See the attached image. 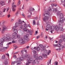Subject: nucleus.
<instances>
[{
	"instance_id": "9",
	"label": "nucleus",
	"mask_w": 65,
	"mask_h": 65,
	"mask_svg": "<svg viewBox=\"0 0 65 65\" xmlns=\"http://www.w3.org/2000/svg\"><path fill=\"white\" fill-rule=\"evenodd\" d=\"M59 26L60 29H61V31H64V29H63V25H61L60 24H59Z\"/></svg>"
},
{
	"instance_id": "13",
	"label": "nucleus",
	"mask_w": 65,
	"mask_h": 65,
	"mask_svg": "<svg viewBox=\"0 0 65 65\" xmlns=\"http://www.w3.org/2000/svg\"><path fill=\"white\" fill-rule=\"evenodd\" d=\"M17 33L14 32L13 33L12 35V36L13 37H14L15 38H16V36L17 35Z\"/></svg>"
},
{
	"instance_id": "20",
	"label": "nucleus",
	"mask_w": 65,
	"mask_h": 65,
	"mask_svg": "<svg viewBox=\"0 0 65 65\" xmlns=\"http://www.w3.org/2000/svg\"><path fill=\"white\" fill-rule=\"evenodd\" d=\"M55 28L56 31H58L59 30V27L57 26H56L55 27Z\"/></svg>"
},
{
	"instance_id": "47",
	"label": "nucleus",
	"mask_w": 65,
	"mask_h": 65,
	"mask_svg": "<svg viewBox=\"0 0 65 65\" xmlns=\"http://www.w3.org/2000/svg\"><path fill=\"white\" fill-rule=\"evenodd\" d=\"M7 16L8 17V18H9L10 17V14H9Z\"/></svg>"
},
{
	"instance_id": "19",
	"label": "nucleus",
	"mask_w": 65,
	"mask_h": 65,
	"mask_svg": "<svg viewBox=\"0 0 65 65\" xmlns=\"http://www.w3.org/2000/svg\"><path fill=\"white\" fill-rule=\"evenodd\" d=\"M28 11L29 12H31V11H33V9H32V8H31L29 10H28Z\"/></svg>"
},
{
	"instance_id": "27",
	"label": "nucleus",
	"mask_w": 65,
	"mask_h": 65,
	"mask_svg": "<svg viewBox=\"0 0 65 65\" xmlns=\"http://www.w3.org/2000/svg\"><path fill=\"white\" fill-rule=\"evenodd\" d=\"M55 29V27L53 26H52L51 27V30H54Z\"/></svg>"
},
{
	"instance_id": "52",
	"label": "nucleus",
	"mask_w": 65,
	"mask_h": 65,
	"mask_svg": "<svg viewBox=\"0 0 65 65\" xmlns=\"http://www.w3.org/2000/svg\"><path fill=\"white\" fill-rule=\"evenodd\" d=\"M13 57H14V58H17V56H16L15 55H14L13 56Z\"/></svg>"
},
{
	"instance_id": "57",
	"label": "nucleus",
	"mask_w": 65,
	"mask_h": 65,
	"mask_svg": "<svg viewBox=\"0 0 65 65\" xmlns=\"http://www.w3.org/2000/svg\"><path fill=\"white\" fill-rule=\"evenodd\" d=\"M53 6H55V7H56V6H57V4H56L55 5H54V4H53Z\"/></svg>"
},
{
	"instance_id": "34",
	"label": "nucleus",
	"mask_w": 65,
	"mask_h": 65,
	"mask_svg": "<svg viewBox=\"0 0 65 65\" xmlns=\"http://www.w3.org/2000/svg\"><path fill=\"white\" fill-rule=\"evenodd\" d=\"M28 36H29V34H27L26 35V36H25L24 37V38H25V37H27V38H28Z\"/></svg>"
},
{
	"instance_id": "23",
	"label": "nucleus",
	"mask_w": 65,
	"mask_h": 65,
	"mask_svg": "<svg viewBox=\"0 0 65 65\" xmlns=\"http://www.w3.org/2000/svg\"><path fill=\"white\" fill-rule=\"evenodd\" d=\"M42 56H43V57H45V58H46L47 57V55L44 54H42Z\"/></svg>"
},
{
	"instance_id": "51",
	"label": "nucleus",
	"mask_w": 65,
	"mask_h": 65,
	"mask_svg": "<svg viewBox=\"0 0 65 65\" xmlns=\"http://www.w3.org/2000/svg\"><path fill=\"white\" fill-rule=\"evenodd\" d=\"M2 14V12L0 11V15H1Z\"/></svg>"
},
{
	"instance_id": "28",
	"label": "nucleus",
	"mask_w": 65,
	"mask_h": 65,
	"mask_svg": "<svg viewBox=\"0 0 65 65\" xmlns=\"http://www.w3.org/2000/svg\"><path fill=\"white\" fill-rule=\"evenodd\" d=\"M20 4H21V1L20 0H19L17 4V5H20Z\"/></svg>"
},
{
	"instance_id": "35",
	"label": "nucleus",
	"mask_w": 65,
	"mask_h": 65,
	"mask_svg": "<svg viewBox=\"0 0 65 65\" xmlns=\"http://www.w3.org/2000/svg\"><path fill=\"white\" fill-rule=\"evenodd\" d=\"M33 23L34 24L33 25H36V23H35V20H33Z\"/></svg>"
},
{
	"instance_id": "12",
	"label": "nucleus",
	"mask_w": 65,
	"mask_h": 65,
	"mask_svg": "<svg viewBox=\"0 0 65 65\" xmlns=\"http://www.w3.org/2000/svg\"><path fill=\"white\" fill-rule=\"evenodd\" d=\"M19 42L20 43L22 44H24V43H25V41H23V40L22 39H19Z\"/></svg>"
},
{
	"instance_id": "55",
	"label": "nucleus",
	"mask_w": 65,
	"mask_h": 65,
	"mask_svg": "<svg viewBox=\"0 0 65 65\" xmlns=\"http://www.w3.org/2000/svg\"><path fill=\"white\" fill-rule=\"evenodd\" d=\"M18 14V12H16V13H15L16 15L17 16Z\"/></svg>"
},
{
	"instance_id": "46",
	"label": "nucleus",
	"mask_w": 65,
	"mask_h": 65,
	"mask_svg": "<svg viewBox=\"0 0 65 65\" xmlns=\"http://www.w3.org/2000/svg\"><path fill=\"white\" fill-rule=\"evenodd\" d=\"M47 50H44V53H47Z\"/></svg>"
},
{
	"instance_id": "30",
	"label": "nucleus",
	"mask_w": 65,
	"mask_h": 65,
	"mask_svg": "<svg viewBox=\"0 0 65 65\" xmlns=\"http://www.w3.org/2000/svg\"><path fill=\"white\" fill-rule=\"evenodd\" d=\"M17 36L18 38L19 39V38H20V35L17 34Z\"/></svg>"
},
{
	"instance_id": "14",
	"label": "nucleus",
	"mask_w": 65,
	"mask_h": 65,
	"mask_svg": "<svg viewBox=\"0 0 65 65\" xmlns=\"http://www.w3.org/2000/svg\"><path fill=\"white\" fill-rule=\"evenodd\" d=\"M35 48H36V50H37V51H40V48H39V47L38 46L36 47H34V49H35Z\"/></svg>"
},
{
	"instance_id": "37",
	"label": "nucleus",
	"mask_w": 65,
	"mask_h": 65,
	"mask_svg": "<svg viewBox=\"0 0 65 65\" xmlns=\"http://www.w3.org/2000/svg\"><path fill=\"white\" fill-rule=\"evenodd\" d=\"M5 65H7L8 64V62L7 61H6L5 62Z\"/></svg>"
},
{
	"instance_id": "16",
	"label": "nucleus",
	"mask_w": 65,
	"mask_h": 65,
	"mask_svg": "<svg viewBox=\"0 0 65 65\" xmlns=\"http://www.w3.org/2000/svg\"><path fill=\"white\" fill-rule=\"evenodd\" d=\"M0 4H1V6H2L3 5H4L5 4L4 3V2H1L0 1Z\"/></svg>"
},
{
	"instance_id": "5",
	"label": "nucleus",
	"mask_w": 65,
	"mask_h": 65,
	"mask_svg": "<svg viewBox=\"0 0 65 65\" xmlns=\"http://www.w3.org/2000/svg\"><path fill=\"white\" fill-rule=\"evenodd\" d=\"M33 57H34L35 59L34 60L32 63L34 64H35V63H36V62L37 61V60H38V59L37 54L33 55Z\"/></svg>"
},
{
	"instance_id": "40",
	"label": "nucleus",
	"mask_w": 65,
	"mask_h": 65,
	"mask_svg": "<svg viewBox=\"0 0 65 65\" xmlns=\"http://www.w3.org/2000/svg\"><path fill=\"white\" fill-rule=\"evenodd\" d=\"M2 59H5V55H3L2 57Z\"/></svg>"
},
{
	"instance_id": "41",
	"label": "nucleus",
	"mask_w": 65,
	"mask_h": 65,
	"mask_svg": "<svg viewBox=\"0 0 65 65\" xmlns=\"http://www.w3.org/2000/svg\"><path fill=\"white\" fill-rule=\"evenodd\" d=\"M62 42V40L60 39V40L59 41V43H61V42Z\"/></svg>"
},
{
	"instance_id": "32",
	"label": "nucleus",
	"mask_w": 65,
	"mask_h": 65,
	"mask_svg": "<svg viewBox=\"0 0 65 65\" xmlns=\"http://www.w3.org/2000/svg\"><path fill=\"white\" fill-rule=\"evenodd\" d=\"M29 32H30V35H32V32H32V31L31 30H29Z\"/></svg>"
},
{
	"instance_id": "29",
	"label": "nucleus",
	"mask_w": 65,
	"mask_h": 65,
	"mask_svg": "<svg viewBox=\"0 0 65 65\" xmlns=\"http://www.w3.org/2000/svg\"><path fill=\"white\" fill-rule=\"evenodd\" d=\"M59 45H60V44H53V45L54 47H56V46H59Z\"/></svg>"
},
{
	"instance_id": "50",
	"label": "nucleus",
	"mask_w": 65,
	"mask_h": 65,
	"mask_svg": "<svg viewBox=\"0 0 65 65\" xmlns=\"http://www.w3.org/2000/svg\"><path fill=\"white\" fill-rule=\"evenodd\" d=\"M55 63L56 64V65H58V61H57V62H55Z\"/></svg>"
},
{
	"instance_id": "26",
	"label": "nucleus",
	"mask_w": 65,
	"mask_h": 65,
	"mask_svg": "<svg viewBox=\"0 0 65 65\" xmlns=\"http://www.w3.org/2000/svg\"><path fill=\"white\" fill-rule=\"evenodd\" d=\"M16 26H13L12 28L13 29V30H15V29L17 27H19V26H17V25H15Z\"/></svg>"
},
{
	"instance_id": "56",
	"label": "nucleus",
	"mask_w": 65,
	"mask_h": 65,
	"mask_svg": "<svg viewBox=\"0 0 65 65\" xmlns=\"http://www.w3.org/2000/svg\"><path fill=\"white\" fill-rule=\"evenodd\" d=\"M25 25H26V26H24V27H26L27 26V24H26V23L24 25V26H25Z\"/></svg>"
},
{
	"instance_id": "3",
	"label": "nucleus",
	"mask_w": 65,
	"mask_h": 65,
	"mask_svg": "<svg viewBox=\"0 0 65 65\" xmlns=\"http://www.w3.org/2000/svg\"><path fill=\"white\" fill-rule=\"evenodd\" d=\"M60 20L58 21V22L61 23H63L64 22L65 23V18H63V15L62 13L60 14Z\"/></svg>"
},
{
	"instance_id": "11",
	"label": "nucleus",
	"mask_w": 65,
	"mask_h": 65,
	"mask_svg": "<svg viewBox=\"0 0 65 65\" xmlns=\"http://www.w3.org/2000/svg\"><path fill=\"white\" fill-rule=\"evenodd\" d=\"M14 2H13L12 4V8L13 12H14L15 11V9L14 8Z\"/></svg>"
},
{
	"instance_id": "53",
	"label": "nucleus",
	"mask_w": 65,
	"mask_h": 65,
	"mask_svg": "<svg viewBox=\"0 0 65 65\" xmlns=\"http://www.w3.org/2000/svg\"><path fill=\"white\" fill-rule=\"evenodd\" d=\"M11 2V0H9L8 2V3H10Z\"/></svg>"
},
{
	"instance_id": "36",
	"label": "nucleus",
	"mask_w": 65,
	"mask_h": 65,
	"mask_svg": "<svg viewBox=\"0 0 65 65\" xmlns=\"http://www.w3.org/2000/svg\"><path fill=\"white\" fill-rule=\"evenodd\" d=\"M51 53V51L50 50H49L47 54L48 55H50V53Z\"/></svg>"
},
{
	"instance_id": "44",
	"label": "nucleus",
	"mask_w": 65,
	"mask_h": 65,
	"mask_svg": "<svg viewBox=\"0 0 65 65\" xmlns=\"http://www.w3.org/2000/svg\"><path fill=\"white\" fill-rule=\"evenodd\" d=\"M5 10H6V9L5 8L3 10V12H4L5 11Z\"/></svg>"
},
{
	"instance_id": "48",
	"label": "nucleus",
	"mask_w": 65,
	"mask_h": 65,
	"mask_svg": "<svg viewBox=\"0 0 65 65\" xmlns=\"http://www.w3.org/2000/svg\"><path fill=\"white\" fill-rule=\"evenodd\" d=\"M15 43V41L14 40H13L12 41V43Z\"/></svg>"
},
{
	"instance_id": "45",
	"label": "nucleus",
	"mask_w": 65,
	"mask_h": 65,
	"mask_svg": "<svg viewBox=\"0 0 65 65\" xmlns=\"http://www.w3.org/2000/svg\"><path fill=\"white\" fill-rule=\"evenodd\" d=\"M40 38V36H38L36 37V38L37 39H38V38Z\"/></svg>"
},
{
	"instance_id": "7",
	"label": "nucleus",
	"mask_w": 65,
	"mask_h": 65,
	"mask_svg": "<svg viewBox=\"0 0 65 65\" xmlns=\"http://www.w3.org/2000/svg\"><path fill=\"white\" fill-rule=\"evenodd\" d=\"M19 23L18 22H16L15 23V24L17 26H19L20 24L22 25L23 23V22L22 21V20L21 19H19L18 21Z\"/></svg>"
},
{
	"instance_id": "21",
	"label": "nucleus",
	"mask_w": 65,
	"mask_h": 65,
	"mask_svg": "<svg viewBox=\"0 0 65 65\" xmlns=\"http://www.w3.org/2000/svg\"><path fill=\"white\" fill-rule=\"evenodd\" d=\"M14 33H18V30L17 29H15L14 30Z\"/></svg>"
},
{
	"instance_id": "2",
	"label": "nucleus",
	"mask_w": 65,
	"mask_h": 65,
	"mask_svg": "<svg viewBox=\"0 0 65 65\" xmlns=\"http://www.w3.org/2000/svg\"><path fill=\"white\" fill-rule=\"evenodd\" d=\"M24 59L25 60H26L27 62H28L26 63V65H29V64H30L31 63V62L33 60V59L31 58L30 56L29 57L25 56L24 57Z\"/></svg>"
},
{
	"instance_id": "8",
	"label": "nucleus",
	"mask_w": 65,
	"mask_h": 65,
	"mask_svg": "<svg viewBox=\"0 0 65 65\" xmlns=\"http://www.w3.org/2000/svg\"><path fill=\"white\" fill-rule=\"evenodd\" d=\"M46 31H48L50 28H51V25L49 24H47L46 26Z\"/></svg>"
},
{
	"instance_id": "18",
	"label": "nucleus",
	"mask_w": 65,
	"mask_h": 65,
	"mask_svg": "<svg viewBox=\"0 0 65 65\" xmlns=\"http://www.w3.org/2000/svg\"><path fill=\"white\" fill-rule=\"evenodd\" d=\"M10 40H14V39H16L15 38H14V37H12V38H10Z\"/></svg>"
},
{
	"instance_id": "25",
	"label": "nucleus",
	"mask_w": 65,
	"mask_h": 65,
	"mask_svg": "<svg viewBox=\"0 0 65 65\" xmlns=\"http://www.w3.org/2000/svg\"><path fill=\"white\" fill-rule=\"evenodd\" d=\"M23 28L24 26H23V25L22 24H21V25L20 26V29H23Z\"/></svg>"
},
{
	"instance_id": "60",
	"label": "nucleus",
	"mask_w": 65,
	"mask_h": 65,
	"mask_svg": "<svg viewBox=\"0 0 65 65\" xmlns=\"http://www.w3.org/2000/svg\"><path fill=\"white\" fill-rule=\"evenodd\" d=\"M52 60V59H51L50 61V64H51V61Z\"/></svg>"
},
{
	"instance_id": "39",
	"label": "nucleus",
	"mask_w": 65,
	"mask_h": 65,
	"mask_svg": "<svg viewBox=\"0 0 65 65\" xmlns=\"http://www.w3.org/2000/svg\"><path fill=\"white\" fill-rule=\"evenodd\" d=\"M33 52L34 54H36V51H33Z\"/></svg>"
},
{
	"instance_id": "62",
	"label": "nucleus",
	"mask_w": 65,
	"mask_h": 65,
	"mask_svg": "<svg viewBox=\"0 0 65 65\" xmlns=\"http://www.w3.org/2000/svg\"><path fill=\"white\" fill-rule=\"evenodd\" d=\"M22 15L23 16V17H25V15L24 14H22Z\"/></svg>"
},
{
	"instance_id": "1",
	"label": "nucleus",
	"mask_w": 65,
	"mask_h": 65,
	"mask_svg": "<svg viewBox=\"0 0 65 65\" xmlns=\"http://www.w3.org/2000/svg\"><path fill=\"white\" fill-rule=\"evenodd\" d=\"M50 14L48 12L43 14V16H45L44 18H43V21H46V20H48V21H51V18H49L50 17Z\"/></svg>"
},
{
	"instance_id": "33",
	"label": "nucleus",
	"mask_w": 65,
	"mask_h": 65,
	"mask_svg": "<svg viewBox=\"0 0 65 65\" xmlns=\"http://www.w3.org/2000/svg\"><path fill=\"white\" fill-rule=\"evenodd\" d=\"M39 59H40V60H42V56H40L39 57Z\"/></svg>"
},
{
	"instance_id": "64",
	"label": "nucleus",
	"mask_w": 65,
	"mask_h": 65,
	"mask_svg": "<svg viewBox=\"0 0 65 65\" xmlns=\"http://www.w3.org/2000/svg\"><path fill=\"white\" fill-rule=\"evenodd\" d=\"M22 9H24V6H23V7H22Z\"/></svg>"
},
{
	"instance_id": "59",
	"label": "nucleus",
	"mask_w": 65,
	"mask_h": 65,
	"mask_svg": "<svg viewBox=\"0 0 65 65\" xmlns=\"http://www.w3.org/2000/svg\"><path fill=\"white\" fill-rule=\"evenodd\" d=\"M21 53L22 54H23V50H22L21 51Z\"/></svg>"
},
{
	"instance_id": "4",
	"label": "nucleus",
	"mask_w": 65,
	"mask_h": 65,
	"mask_svg": "<svg viewBox=\"0 0 65 65\" xmlns=\"http://www.w3.org/2000/svg\"><path fill=\"white\" fill-rule=\"evenodd\" d=\"M2 30L1 32L2 34H3L4 33H5L6 30H7V29H8V28L4 25H2Z\"/></svg>"
},
{
	"instance_id": "6",
	"label": "nucleus",
	"mask_w": 65,
	"mask_h": 65,
	"mask_svg": "<svg viewBox=\"0 0 65 65\" xmlns=\"http://www.w3.org/2000/svg\"><path fill=\"white\" fill-rule=\"evenodd\" d=\"M5 38H2L0 39V42H2L0 43V46L2 47L3 46V43L5 41Z\"/></svg>"
},
{
	"instance_id": "43",
	"label": "nucleus",
	"mask_w": 65,
	"mask_h": 65,
	"mask_svg": "<svg viewBox=\"0 0 65 65\" xmlns=\"http://www.w3.org/2000/svg\"><path fill=\"white\" fill-rule=\"evenodd\" d=\"M27 17L28 18H30L31 17V16L30 15H29L27 16Z\"/></svg>"
},
{
	"instance_id": "31",
	"label": "nucleus",
	"mask_w": 65,
	"mask_h": 65,
	"mask_svg": "<svg viewBox=\"0 0 65 65\" xmlns=\"http://www.w3.org/2000/svg\"><path fill=\"white\" fill-rule=\"evenodd\" d=\"M20 60V61H23L24 59V58L23 57H20L19 58Z\"/></svg>"
},
{
	"instance_id": "49",
	"label": "nucleus",
	"mask_w": 65,
	"mask_h": 65,
	"mask_svg": "<svg viewBox=\"0 0 65 65\" xmlns=\"http://www.w3.org/2000/svg\"><path fill=\"white\" fill-rule=\"evenodd\" d=\"M14 47H15V49L18 47H17V46H16V45H14Z\"/></svg>"
},
{
	"instance_id": "10",
	"label": "nucleus",
	"mask_w": 65,
	"mask_h": 65,
	"mask_svg": "<svg viewBox=\"0 0 65 65\" xmlns=\"http://www.w3.org/2000/svg\"><path fill=\"white\" fill-rule=\"evenodd\" d=\"M57 11V10H56V9H54L53 8L52 9H51L50 8L48 10V11Z\"/></svg>"
},
{
	"instance_id": "42",
	"label": "nucleus",
	"mask_w": 65,
	"mask_h": 65,
	"mask_svg": "<svg viewBox=\"0 0 65 65\" xmlns=\"http://www.w3.org/2000/svg\"><path fill=\"white\" fill-rule=\"evenodd\" d=\"M41 47V48H43V45H39Z\"/></svg>"
},
{
	"instance_id": "63",
	"label": "nucleus",
	"mask_w": 65,
	"mask_h": 65,
	"mask_svg": "<svg viewBox=\"0 0 65 65\" xmlns=\"http://www.w3.org/2000/svg\"><path fill=\"white\" fill-rule=\"evenodd\" d=\"M9 8H8L7 9V11H8V10H9Z\"/></svg>"
},
{
	"instance_id": "15",
	"label": "nucleus",
	"mask_w": 65,
	"mask_h": 65,
	"mask_svg": "<svg viewBox=\"0 0 65 65\" xmlns=\"http://www.w3.org/2000/svg\"><path fill=\"white\" fill-rule=\"evenodd\" d=\"M23 30L24 31H27V33H29V31H30V30H27V28H23Z\"/></svg>"
},
{
	"instance_id": "54",
	"label": "nucleus",
	"mask_w": 65,
	"mask_h": 65,
	"mask_svg": "<svg viewBox=\"0 0 65 65\" xmlns=\"http://www.w3.org/2000/svg\"><path fill=\"white\" fill-rule=\"evenodd\" d=\"M13 19H11V22H13Z\"/></svg>"
},
{
	"instance_id": "22",
	"label": "nucleus",
	"mask_w": 65,
	"mask_h": 65,
	"mask_svg": "<svg viewBox=\"0 0 65 65\" xmlns=\"http://www.w3.org/2000/svg\"><path fill=\"white\" fill-rule=\"evenodd\" d=\"M9 47V46H7V47H3V50H4V51H5V49H7Z\"/></svg>"
},
{
	"instance_id": "61",
	"label": "nucleus",
	"mask_w": 65,
	"mask_h": 65,
	"mask_svg": "<svg viewBox=\"0 0 65 65\" xmlns=\"http://www.w3.org/2000/svg\"><path fill=\"white\" fill-rule=\"evenodd\" d=\"M38 19V18L37 17H35V18H34V19H36V20H37Z\"/></svg>"
},
{
	"instance_id": "38",
	"label": "nucleus",
	"mask_w": 65,
	"mask_h": 65,
	"mask_svg": "<svg viewBox=\"0 0 65 65\" xmlns=\"http://www.w3.org/2000/svg\"><path fill=\"white\" fill-rule=\"evenodd\" d=\"M11 43H11V42H9L7 44V45H9V44H11Z\"/></svg>"
},
{
	"instance_id": "24",
	"label": "nucleus",
	"mask_w": 65,
	"mask_h": 65,
	"mask_svg": "<svg viewBox=\"0 0 65 65\" xmlns=\"http://www.w3.org/2000/svg\"><path fill=\"white\" fill-rule=\"evenodd\" d=\"M10 37H6V39L7 40H10Z\"/></svg>"
},
{
	"instance_id": "58",
	"label": "nucleus",
	"mask_w": 65,
	"mask_h": 65,
	"mask_svg": "<svg viewBox=\"0 0 65 65\" xmlns=\"http://www.w3.org/2000/svg\"><path fill=\"white\" fill-rule=\"evenodd\" d=\"M6 55H7L8 57H9V54L8 53H7V54H6Z\"/></svg>"
},
{
	"instance_id": "17",
	"label": "nucleus",
	"mask_w": 65,
	"mask_h": 65,
	"mask_svg": "<svg viewBox=\"0 0 65 65\" xmlns=\"http://www.w3.org/2000/svg\"><path fill=\"white\" fill-rule=\"evenodd\" d=\"M25 37L26 38H24V39H25V40H27V41H30V39H28V38L27 37Z\"/></svg>"
}]
</instances>
